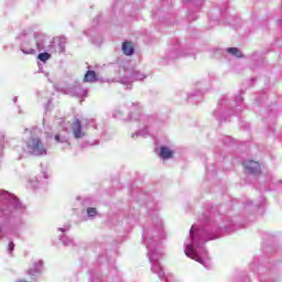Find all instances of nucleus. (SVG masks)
<instances>
[{
  "instance_id": "obj_1",
  "label": "nucleus",
  "mask_w": 282,
  "mask_h": 282,
  "mask_svg": "<svg viewBox=\"0 0 282 282\" xmlns=\"http://www.w3.org/2000/svg\"><path fill=\"white\" fill-rule=\"evenodd\" d=\"M26 149L31 155H47V148L43 144L41 138L32 137L26 141Z\"/></svg>"
},
{
  "instance_id": "obj_2",
  "label": "nucleus",
  "mask_w": 282,
  "mask_h": 282,
  "mask_svg": "<svg viewBox=\"0 0 282 282\" xmlns=\"http://www.w3.org/2000/svg\"><path fill=\"white\" fill-rule=\"evenodd\" d=\"M243 166L246 169L247 173H250L251 175H257V173H261V164L259 162L249 160L243 163Z\"/></svg>"
},
{
  "instance_id": "obj_3",
  "label": "nucleus",
  "mask_w": 282,
  "mask_h": 282,
  "mask_svg": "<svg viewBox=\"0 0 282 282\" xmlns=\"http://www.w3.org/2000/svg\"><path fill=\"white\" fill-rule=\"evenodd\" d=\"M72 131L75 138L77 139L85 138V132L83 131V123L80 122V120L75 119L73 121Z\"/></svg>"
},
{
  "instance_id": "obj_4",
  "label": "nucleus",
  "mask_w": 282,
  "mask_h": 282,
  "mask_svg": "<svg viewBox=\"0 0 282 282\" xmlns=\"http://www.w3.org/2000/svg\"><path fill=\"white\" fill-rule=\"evenodd\" d=\"M160 158H162V160H171V158H173V150L166 147H161Z\"/></svg>"
},
{
  "instance_id": "obj_5",
  "label": "nucleus",
  "mask_w": 282,
  "mask_h": 282,
  "mask_svg": "<svg viewBox=\"0 0 282 282\" xmlns=\"http://www.w3.org/2000/svg\"><path fill=\"white\" fill-rule=\"evenodd\" d=\"M133 52H134L133 43H131V42H123V44H122V53L126 56H132Z\"/></svg>"
},
{
  "instance_id": "obj_6",
  "label": "nucleus",
  "mask_w": 282,
  "mask_h": 282,
  "mask_svg": "<svg viewBox=\"0 0 282 282\" xmlns=\"http://www.w3.org/2000/svg\"><path fill=\"white\" fill-rule=\"evenodd\" d=\"M98 80V76L96 75L95 70L86 72L83 82L84 83H96Z\"/></svg>"
},
{
  "instance_id": "obj_7",
  "label": "nucleus",
  "mask_w": 282,
  "mask_h": 282,
  "mask_svg": "<svg viewBox=\"0 0 282 282\" xmlns=\"http://www.w3.org/2000/svg\"><path fill=\"white\" fill-rule=\"evenodd\" d=\"M186 254H187V257H191V259H194L195 261H198V263H202V260H199V258L195 253V249L193 248V245H189L187 247V253Z\"/></svg>"
},
{
  "instance_id": "obj_8",
  "label": "nucleus",
  "mask_w": 282,
  "mask_h": 282,
  "mask_svg": "<svg viewBox=\"0 0 282 282\" xmlns=\"http://www.w3.org/2000/svg\"><path fill=\"white\" fill-rule=\"evenodd\" d=\"M227 52L228 54H231V56H236V58H243V53L237 47H229L227 48Z\"/></svg>"
},
{
  "instance_id": "obj_9",
  "label": "nucleus",
  "mask_w": 282,
  "mask_h": 282,
  "mask_svg": "<svg viewBox=\"0 0 282 282\" xmlns=\"http://www.w3.org/2000/svg\"><path fill=\"white\" fill-rule=\"evenodd\" d=\"M50 56H51L50 53H40L37 58L43 63H45V61H50Z\"/></svg>"
},
{
  "instance_id": "obj_10",
  "label": "nucleus",
  "mask_w": 282,
  "mask_h": 282,
  "mask_svg": "<svg viewBox=\"0 0 282 282\" xmlns=\"http://www.w3.org/2000/svg\"><path fill=\"white\" fill-rule=\"evenodd\" d=\"M87 213H88V216H89V217H96V215H97V210H96L95 207H89V208L87 209Z\"/></svg>"
},
{
  "instance_id": "obj_11",
  "label": "nucleus",
  "mask_w": 282,
  "mask_h": 282,
  "mask_svg": "<svg viewBox=\"0 0 282 282\" xmlns=\"http://www.w3.org/2000/svg\"><path fill=\"white\" fill-rule=\"evenodd\" d=\"M9 250H10V252H12L14 250V242L9 243Z\"/></svg>"
},
{
  "instance_id": "obj_12",
  "label": "nucleus",
  "mask_w": 282,
  "mask_h": 282,
  "mask_svg": "<svg viewBox=\"0 0 282 282\" xmlns=\"http://www.w3.org/2000/svg\"><path fill=\"white\" fill-rule=\"evenodd\" d=\"M55 140H56V142H61V134H55Z\"/></svg>"
}]
</instances>
